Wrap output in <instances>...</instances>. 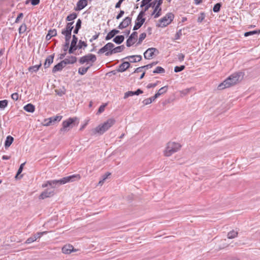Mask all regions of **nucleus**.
<instances>
[{"instance_id":"nucleus-1","label":"nucleus","mask_w":260,"mask_h":260,"mask_svg":"<svg viewBox=\"0 0 260 260\" xmlns=\"http://www.w3.org/2000/svg\"><path fill=\"white\" fill-rule=\"evenodd\" d=\"M243 77V74L242 72L235 73L231 75L222 83L220 84L218 86V89L219 90H222L224 88L230 87L241 81Z\"/></svg>"},{"instance_id":"nucleus-2","label":"nucleus","mask_w":260,"mask_h":260,"mask_svg":"<svg viewBox=\"0 0 260 260\" xmlns=\"http://www.w3.org/2000/svg\"><path fill=\"white\" fill-rule=\"evenodd\" d=\"M79 180L80 179V176L79 175H73L67 177H63L59 180H50L48 181V183L49 186H51L52 187L54 188L56 186H58L61 184H64L66 183L72 182L74 180Z\"/></svg>"},{"instance_id":"nucleus-3","label":"nucleus","mask_w":260,"mask_h":260,"mask_svg":"<svg viewBox=\"0 0 260 260\" xmlns=\"http://www.w3.org/2000/svg\"><path fill=\"white\" fill-rule=\"evenodd\" d=\"M115 120L114 118L108 119L104 123L99 125L94 129V133H98L100 135L103 134L108 131L115 123Z\"/></svg>"},{"instance_id":"nucleus-4","label":"nucleus","mask_w":260,"mask_h":260,"mask_svg":"<svg viewBox=\"0 0 260 260\" xmlns=\"http://www.w3.org/2000/svg\"><path fill=\"white\" fill-rule=\"evenodd\" d=\"M181 147V145L178 143L169 142L168 143L164 151V155L166 156H170L172 154L179 151Z\"/></svg>"},{"instance_id":"nucleus-5","label":"nucleus","mask_w":260,"mask_h":260,"mask_svg":"<svg viewBox=\"0 0 260 260\" xmlns=\"http://www.w3.org/2000/svg\"><path fill=\"white\" fill-rule=\"evenodd\" d=\"M174 18V15L172 13H167L164 17L159 20L158 27H166L171 23Z\"/></svg>"},{"instance_id":"nucleus-6","label":"nucleus","mask_w":260,"mask_h":260,"mask_svg":"<svg viewBox=\"0 0 260 260\" xmlns=\"http://www.w3.org/2000/svg\"><path fill=\"white\" fill-rule=\"evenodd\" d=\"M78 120L76 117L69 118L67 120L62 122V127L60 129V131L67 132L75 125V122Z\"/></svg>"},{"instance_id":"nucleus-7","label":"nucleus","mask_w":260,"mask_h":260,"mask_svg":"<svg viewBox=\"0 0 260 260\" xmlns=\"http://www.w3.org/2000/svg\"><path fill=\"white\" fill-rule=\"evenodd\" d=\"M96 60V57L94 54H88L85 56L81 57L79 59V62L81 64H83L84 63H88L91 62V64L90 67L92 66V63L94 62Z\"/></svg>"},{"instance_id":"nucleus-8","label":"nucleus","mask_w":260,"mask_h":260,"mask_svg":"<svg viewBox=\"0 0 260 260\" xmlns=\"http://www.w3.org/2000/svg\"><path fill=\"white\" fill-rule=\"evenodd\" d=\"M113 47H114V45L112 43H108L98 51V53L103 54L105 53L106 56H110L112 54H109L108 53L111 52Z\"/></svg>"},{"instance_id":"nucleus-9","label":"nucleus","mask_w":260,"mask_h":260,"mask_svg":"<svg viewBox=\"0 0 260 260\" xmlns=\"http://www.w3.org/2000/svg\"><path fill=\"white\" fill-rule=\"evenodd\" d=\"M159 51L155 48H149L144 53V58L146 59H150L154 55L158 54Z\"/></svg>"},{"instance_id":"nucleus-10","label":"nucleus","mask_w":260,"mask_h":260,"mask_svg":"<svg viewBox=\"0 0 260 260\" xmlns=\"http://www.w3.org/2000/svg\"><path fill=\"white\" fill-rule=\"evenodd\" d=\"M156 4L155 5V6L153 7V8H154V10L152 14V15H154V17L155 18H157L161 15V9L160 7V6L162 4V0H156Z\"/></svg>"},{"instance_id":"nucleus-11","label":"nucleus","mask_w":260,"mask_h":260,"mask_svg":"<svg viewBox=\"0 0 260 260\" xmlns=\"http://www.w3.org/2000/svg\"><path fill=\"white\" fill-rule=\"evenodd\" d=\"M74 22H68L66 28L62 30L61 34L65 37H71V32L74 28L73 24Z\"/></svg>"},{"instance_id":"nucleus-12","label":"nucleus","mask_w":260,"mask_h":260,"mask_svg":"<svg viewBox=\"0 0 260 260\" xmlns=\"http://www.w3.org/2000/svg\"><path fill=\"white\" fill-rule=\"evenodd\" d=\"M132 22V17H125L123 20L119 24L118 28L120 29H123L128 26Z\"/></svg>"},{"instance_id":"nucleus-13","label":"nucleus","mask_w":260,"mask_h":260,"mask_svg":"<svg viewBox=\"0 0 260 260\" xmlns=\"http://www.w3.org/2000/svg\"><path fill=\"white\" fill-rule=\"evenodd\" d=\"M138 33L136 31L133 32L131 36L129 37L126 41V46L127 47H131L135 42V40L137 38Z\"/></svg>"},{"instance_id":"nucleus-14","label":"nucleus","mask_w":260,"mask_h":260,"mask_svg":"<svg viewBox=\"0 0 260 260\" xmlns=\"http://www.w3.org/2000/svg\"><path fill=\"white\" fill-rule=\"evenodd\" d=\"M73 246L70 244L66 245L62 248V251L64 254H70L73 251H76Z\"/></svg>"},{"instance_id":"nucleus-15","label":"nucleus","mask_w":260,"mask_h":260,"mask_svg":"<svg viewBox=\"0 0 260 260\" xmlns=\"http://www.w3.org/2000/svg\"><path fill=\"white\" fill-rule=\"evenodd\" d=\"M130 67V64L128 61L123 62L122 63L120 64L118 69H117V71L118 72H123L126 71Z\"/></svg>"},{"instance_id":"nucleus-16","label":"nucleus","mask_w":260,"mask_h":260,"mask_svg":"<svg viewBox=\"0 0 260 260\" xmlns=\"http://www.w3.org/2000/svg\"><path fill=\"white\" fill-rule=\"evenodd\" d=\"M87 5L86 0H79L77 3V7L75 9L76 11H80L84 9Z\"/></svg>"},{"instance_id":"nucleus-17","label":"nucleus","mask_w":260,"mask_h":260,"mask_svg":"<svg viewBox=\"0 0 260 260\" xmlns=\"http://www.w3.org/2000/svg\"><path fill=\"white\" fill-rule=\"evenodd\" d=\"M143 92V91L140 89H138L136 91H129L124 93V99H126L129 96H133L134 95H139L140 94L142 93Z\"/></svg>"},{"instance_id":"nucleus-18","label":"nucleus","mask_w":260,"mask_h":260,"mask_svg":"<svg viewBox=\"0 0 260 260\" xmlns=\"http://www.w3.org/2000/svg\"><path fill=\"white\" fill-rule=\"evenodd\" d=\"M62 61L66 66L68 64H73L77 61V57L75 56H71L68 58H65Z\"/></svg>"},{"instance_id":"nucleus-19","label":"nucleus","mask_w":260,"mask_h":260,"mask_svg":"<svg viewBox=\"0 0 260 260\" xmlns=\"http://www.w3.org/2000/svg\"><path fill=\"white\" fill-rule=\"evenodd\" d=\"M124 59H128L131 62H136L137 61H140L142 59V56L138 55H132L127 56Z\"/></svg>"},{"instance_id":"nucleus-20","label":"nucleus","mask_w":260,"mask_h":260,"mask_svg":"<svg viewBox=\"0 0 260 260\" xmlns=\"http://www.w3.org/2000/svg\"><path fill=\"white\" fill-rule=\"evenodd\" d=\"M54 194L53 191H48L46 190L43 191L39 196L40 199H44L46 198L50 197L52 196Z\"/></svg>"},{"instance_id":"nucleus-21","label":"nucleus","mask_w":260,"mask_h":260,"mask_svg":"<svg viewBox=\"0 0 260 260\" xmlns=\"http://www.w3.org/2000/svg\"><path fill=\"white\" fill-rule=\"evenodd\" d=\"M65 66H66V65L64 64L63 61L62 60L53 67V68L52 69V72L55 73L57 71H60L62 70V69Z\"/></svg>"},{"instance_id":"nucleus-22","label":"nucleus","mask_w":260,"mask_h":260,"mask_svg":"<svg viewBox=\"0 0 260 260\" xmlns=\"http://www.w3.org/2000/svg\"><path fill=\"white\" fill-rule=\"evenodd\" d=\"M145 21V19H138V18L136 19V22H135V25H134L133 27V29L134 30H136L140 28L142 25L143 24Z\"/></svg>"},{"instance_id":"nucleus-23","label":"nucleus","mask_w":260,"mask_h":260,"mask_svg":"<svg viewBox=\"0 0 260 260\" xmlns=\"http://www.w3.org/2000/svg\"><path fill=\"white\" fill-rule=\"evenodd\" d=\"M53 58L54 55H49L46 58L45 62L44 64V67L45 68H48L50 66V65L53 62Z\"/></svg>"},{"instance_id":"nucleus-24","label":"nucleus","mask_w":260,"mask_h":260,"mask_svg":"<svg viewBox=\"0 0 260 260\" xmlns=\"http://www.w3.org/2000/svg\"><path fill=\"white\" fill-rule=\"evenodd\" d=\"M124 49V45L119 46L116 47L115 48L113 47L112 50L108 53L109 54H115L117 53H119V52H122Z\"/></svg>"},{"instance_id":"nucleus-25","label":"nucleus","mask_w":260,"mask_h":260,"mask_svg":"<svg viewBox=\"0 0 260 260\" xmlns=\"http://www.w3.org/2000/svg\"><path fill=\"white\" fill-rule=\"evenodd\" d=\"M23 109L26 112L33 113L35 111V107L31 104H28L24 106Z\"/></svg>"},{"instance_id":"nucleus-26","label":"nucleus","mask_w":260,"mask_h":260,"mask_svg":"<svg viewBox=\"0 0 260 260\" xmlns=\"http://www.w3.org/2000/svg\"><path fill=\"white\" fill-rule=\"evenodd\" d=\"M14 141V138L11 136H8L6 138V140L5 142V148H8V147H9L10 146V145L12 144V143H13Z\"/></svg>"},{"instance_id":"nucleus-27","label":"nucleus","mask_w":260,"mask_h":260,"mask_svg":"<svg viewBox=\"0 0 260 260\" xmlns=\"http://www.w3.org/2000/svg\"><path fill=\"white\" fill-rule=\"evenodd\" d=\"M57 35V31L55 29L49 30L48 34L46 37L47 40H50L52 37L55 36Z\"/></svg>"},{"instance_id":"nucleus-28","label":"nucleus","mask_w":260,"mask_h":260,"mask_svg":"<svg viewBox=\"0 0 260 260\" xmlns=\"http://www.w3.org/2000/svg\"><path fill=\"white\" fill-rule=\"evenodd\" d=\"M124 37L123 36H117L114 38L113 41L117 44H120L124 41Z\"/></svg>"},{"instance_id":"nucleus-29","label":"nucleus","mask_w":260,"mask_h":260,"mask_svg":"<svg viewBox=\"0 0 260 260\" xmlns=\"http://www.w3.org/2000/svg\"><path fill=\"white\" fill-rule=\"evenodd\" d=\"M167 90H168V86H164V87L160 88L158 90L157 92L155 94L157 95V96L158 97H159L160 95L165 93L167 91Z\"/></svg>"},{"instance_id":"nucleus-30","label":"nucleus","mask_w":260,"mask_h":260,"mask_svg":"<svg viewBox=\"0 0 260 260\" xmlns=\"http://www.w3.org/2000/svg\"><path fill=\"white\" fill-rule=\"evenodd\" d=\"M42 66V64L40 62L39 63V64H38V65H35V66H31V67H30L29 68H28V71L30 72H37L39 68H40V67Z\"/></svg>"},{"instance_id":"nucleus-31","label":"nucleus","mask_w":260,"mask_h":260,"mask_svg":"<svg viewBox=\"0 0 260 260\" xmlns=\"http://www.w3.org/2000/svg\"><path fill=\"white\" fill-rule=\"evenodd\" d=\"M71 38V37H65L66 43L63 46V48L64 51H67L69 48L70 40Z\"/></svg>"},{"instance_id":"nucleus-32","label":"nucleus","mask_w":260,"mask_h":260,"mask_svg":"<svg viewBox=\"0 0 260 260\" xmlns=\"http://www.w3.org/2000/svg\"><path fill=\"white\" fill-rule=\"evenodd\" d=\"M90 66H88L86 68L81 67L79 68L78 69V73L81 75H84L89 69Z\"/></svg>"},{"instance_id":"nucleus-33","label":"nucleus","mask_w":260,"mask_h":260,"mask_svg":"<svg viewBox=\"0 0 260 260\" xmlns=\"http://www.w3.org/2000/svg\"><path fill=\"white\" fill-rule=\"evenodd\" d=\"M77 14L75 13H73L69 15L67 17L66 20L68 21H71L72 20L75 19L77 18Z\"/></svg>"},{"instance_id":"nucleus-34","label":"nucleus","mask_w":260,"mask_h":260,"mask_svg":"<svg viewBox=\"0 0 260 260\" xmlns=\"http://www.w3.org/2000/svg\"><path fill=\"white\" fill-rule=\"evenodd\" d=\"M238 235V232L235 231H232L228 234L229 239H233L236 237Z\"/></svg>"},{"instance_id":"nucleus-35","label":"nucleus","mask_w":260,"mask_h":260,"mask_svg":"<svg viewBox=\"0 0 260 260\" xmlns=\"http://www.w3.org/2000/svg\"><path fill=\"white\" fill-rule=\"evenodd\" d=\"M62 116L56 115L55 116H53V117H50V119L52 123H54L56 121H60L61 120V119H62Z\"/></svg>"},{"instance_id":"nucleus-36","label":"nucleus","mask_w":260,"mask_h":260,"mask_svg":"<svg viewBox=\"0 0 260 260\" xmlns=\"http://www.w3.org/2000/svg\"><path fill=\"white\" fill-rule=\"evenodd\" d=\"M165 72V69L161 67H157L155 70L153 72V73L154 74H161L164 73Z\"/></svg>"},{"instance_id":"nucleus-37","label":"nucleus","mask_w":260,"mask_h":260,"mask_svg":"<svg viewBox=\"0 0 260 260\" xmlns=\"http://www.w3.org/2000/svg\"><path fill=\"white\" fill-rule=\"evenodd\" d=\"M26 25L25 23H23L19 28V33L20 34L24 33L26 30Z\"/></svg>"},{"instance_id":"nucleus-38","label":"nucleus","mask_w":260,"mask_h":260,"mask_svg":"<svg viewBox=\"0 0 260 260\" xmlns=\"http://www.w3.org/2000/svg\"><path fill=\"white\" fill-rule=\"evenodd\" d=\"M146 37V34L145 32L142 33L139 37L138 42H137V45H140L142 43V42L145 39Z\"/></svg>"},{"instance_id":"nucleus-39","label":"nucleus","mask_w":260,"mask_h":260,"mask_svg":"<svg viewBox=\"0 0 260 260\" xmlns=\"http://www.w3.org/2000/svg\"><path fill=\"white\" fill-rule=\"evenodd\" d=\"M156 4V1L154 0L151 3H149L145 7V11H147L150 7H154Z\"/></svg>"},{"instance_id":"nucleus-40","label":"nucleus","mask_w":260,"mask_h":260,"mask_svg":"<svg viewBox=\"0 0 260 260\" xmlns=\"http://www.w3.org/2000/svg\"><path fill=\"white\" fill-rule=\"evenodd\" d=\"M47 233V232H39L33 235L32 236L34 237H35V239H36V241L39 239L44 234H45Z\"/></svg>"},{"instance_id":"nucleus-41","label":"nucleus","mask_w":260,"mask_h":260,"mask_svg":"<svg viewBox=\"0 0 260 260\" xmlns=\"http://www.w3.org/2000/svg\"><path fill=\"white\" fill-rule=\"evenodd\" d=\"M259 32H260V31H259V30H258V31H257V30H253V31H250L246 32L244 34V36H245V37H248V36H250V35H252L259 34Z\"/></svg>"},{"instance_id":"nucleus-42","label":"nucleus","mask_w":260,"mask_h":260,"mask_svg":"<svg viewBox=\"0 0 260 260\" xmlns=\"http://www.w3.org/2000/svg\"><path fill=\"white\" fill-rule=\"evenodd\" d=\"M185 69V66L182 65L179 67L176 66L174 68V72L176 73L180 72Z\"/></svg>"},{"instance_id":"nucleus-43","label":"nucleus","mask_w":260,"mask_h":260,"mask_svg":"<svg viewBox=\"0 0 260 260\" xmlns=\"http://www.w3.org/2000/svg\"><path fill=\"white\" fill-rule=\"evenodd\" d=\"M147 11H145V8H144V10L141 11L139 14H138L137 18H138V19H145L143 18L144 16L145 15V12Z\"/></svg>"},{"instance_id":"nucleus-44","label":"nucleus","mask_w":260,"mask_h":260,"mask_svg":"<svg viewBox=\"0 0 260 260\" xmlns=\"http://www.w3.org/2000/svg\"><path fill=\"white\" fill-rule=\"evenodd\" d=\"M221 4L220 3H217L216 4L213 9V11L214 12H218L219 11L220 7H221Z\"/></svg>"},{"instance_id":"nucleus-45","label":"nucleus","mask_w":260,"mask_h":260,"mask_svg":"<svg viewBox=\"0 0 260 260\" xmlns=\"http://www.w3.org/2000/svg\"><path fill=\"white\" fill-rule=\"evenodd\" d=\"M87 46L86 42L80 40L78 43V49H81L83 47L84 48L86 47Z\"/></svg>"},{"instance_id":"nucleus-46","label":"nucleus","mask_w":260,"mask_h":260,"mask_svg":"<svg viewBox=\"0 0 260 260\" xmlns=\"http://www.w3.org/2000/svg\"><path fill=\"white\" fill-rule=\"evenodd\" d=\"M8 105V101L6 100L0 101V108H5Z\"/></svg>"},{"instance_id":"nucleus-47","label":"nucleus","mask_w":260,"mask_h":260,"mask_svg":"<svg viewBox=\"0 0 260 260\" xmlns=\"http://www.w3.org/2000/svg\"><path fill=\"white\" fill-rule=\"evenodd\" d=\"M112 32V30H111L107 34V35L105 37V40L106 41L110 40L115 36L114 34Z\"/></svg>"},{"instance_id":"nucleus-48","label":"nucleus","mask_w":260,"mask_h":260,"mask_svg":"<svg viewBox=\"0 0 260 260\" xmlns=\"http://www.w3.org/2000/svg\"><path fill=\"white\" fill-rule=\"evenodd\" d=\"M205 15L204 13H201L198 18V22H201L205 19Z\"/></svg>"},{"instance_id":"nucleus-49","label":"nucleus","mask_w":260,"mask_h":260,"mask_svg":"<svg viewBox=\"0 0 260 260\" xmlns=\"http://www.w3.org/2000/svg\"><path fill=\"white\" fill-rule=\"evenodd\" d=\"M152 0H142L141 2V4L140 7L141 8L145 7L147 5H148L150 2H151Z\"/></svg>"},{"instance_id":"nucleus-50","label":"nucleus","mask_w":260,"mask_h":260,"mask_svg":"<svg viewBox=\"0 0 260 260\" xmlns=\"http://www.w3.org/2000/svg\"><path fill=\"white\" fill-rule=\"evenodd\" d=\"M24 165H25V162L21 164V165L20 166L19 168L17 171V173L15 176V178H17V176L22 172Z\"/></svg>"},{"instance_id":"nucleus-51","label":"nucleus","mask_w":260,"mask_h":260,"mask_svg":"<svg viewBox=\"0 0 260 260\" xmlns=\"http://www.w3.org/2000/svg\"><path fill=\"white\" fill-rule=\"evenodd\" d=\"M157 63V62H153L151 63L144 66L143 67H144V69H148L149 68H151L153 66L156 65Z\"/></svg>"},{"instance_id":"nucleus-52","label":"nucleus","mask_w":260,"mask_h":260,"mask_svg":"<svg viewBox=\"0 0 260 260\" xmlns=\"http://www.w3.org/2000/svg\"><path fill=\"white\" fill-rule=\"evenodd\" d=\"M35 237H34L33 236L28 238L25 241V243L26 244H30L32 243L33 242L36 241V239H35Z\"/></svg>"},{"instance_id":"nucleus-53","label":"nucleus","mask_w":260,"mask_h":260,"mask_svg":"<svg viewBox=\"0 0 260 260\" xmlns=\"http://www.w3.org/2000/svg\"><path fill=\"white\" fill-rule=\"evenodd\" d=\"M77 42H78V38L75 35H74L73 36V39H72V41L71 42V44H72V46H73L74 45H76Z\"/></svg>"},{"instance_id":"nucleus-54","label":"nucleus","mask_w":260,"mask_h":260,"mask_svg":"<svg viewBox=\"0 0 260 260\" xmlns=\"http://www.w3.org/2000/svg\"><path fill=\"white\" fill-rule=\"evenodd\" d=\"M106 105H107V104L101 105L99 108V110L98 111V114H100V113H102L103 112H104Z\"/></svg>"},{"instance_id":"nucleus-55","label":"nucleus","mask_w":260,"mask_h":260,"mask_svg":"<svg viewBox=\"0 0 260 260\" xmlns=\"http://www.w3.org/2000/svg\"><path fill=\"white\" fill-rule=\"evenodd\" d=\"M44 122H45L44 125L45 126H49V125H50L51 124H52L53 123L52 122V121L50 120V118H48V119H46L44 120Z\"/></svg>"},{"instance_id":"nucleus-56","label":"nucleus","mask_w":260,"mask_h":260,"mask_svg":"<svg viewBox=\"0 0 260 260\" xmlns=\"http://www.w3.org/2000/svg\"><path fill=\"white\" fill-rule=\"evenodd\" d=\"M144 105H147L151 103V101L149 98L146 99L142 101Z\"/></svg>"},{"instance_id":"nucleus-57","label":"nucleus","mask_w":260,"mask_h":260,"mask_svg":"<svg viewBox=\"0 0 260 260\" xmlns=\"http://www.w3.org/2000/svg\"><path fill=\"white\" fill-rule=\"evenodd\" d=\"M11 98L13 100L17 101L19 98V95L17 92H15L11 95Z\"/></svg>"},{"instance_id":"nucleus-58","label":"nucleus","mask_w":260,"mask_h":260,"mask_svg":"<svg viewBox=\"0 0 260 260\" xmlns=\"http://www.w3.org/2000/svg\"><path fill=\"white\" fill-rule=\"evenodd\" d=\"M23 17V14L22 13H20L18 14V15L17 16L16 20H15V23H18L19 22V20L20 19H21L22 17Z\"/></svg>"},{"instance_id":"nucleus-59","label":"nucleus","mask_w":260,"mask_h":260,"mask_svg":"<svg viewBox=\"0 0 260 260\" xmlns=\"http://www.w3.org/2000/svg\"><path fill=\"white\" fill-rule=\"evenodd\" d=\"M81 23H82L81 20L80 19H79L76 22L75 27L80 29V28L81 27Z\"/></svg>"},{"instance_id":"nucleus-60","label":"nucleus","mask_w":260,"mask_h":260,"mask_svg":"<svg viewBox=\"0 0 260 260\" xmlns=\"http://www.w3.org/2000/svg\"><path fill=\"white\" fill-rule=\"evenodd\" d=\"M158 83V81H157L156 83H154L148 84L147 86V87L148 88H153L157 85Z\"/></svg>"},{"instance_id":"nucleus-61","label":"nucleus","mask_w":260,"mask_h":260,"mask_svg":"<svg viewBox=\"0 0 260 260\" xmlns=\"http://www.w3.org/2000/svg\"><path fill=\"white\" fill-rule=\"evenodd\" d=\"M184 55L182 53H179L178 55V58L180 61H182L184 59Z\"/></svg>"},{"instance_id":"nucleus-62","label":"nucleus","mask_w":260,"mask_h":260,"mask_svg":"<svg viewBox=\"0 0 260 260\" xmlns=\"http://www.w3.org/2000/svg\"><path fill=\"white\" fill-rule=\"evenodd\" d=\"M124 14V11L120 10L119 14L116 16V19H120L121 17H122V16Z\"/></svg>"},{"instance_id":"nucleus-63","label":"nucleus","mask_w":260,"mask_h":260,"mask_svg":"<svg viewBox=\"0 0 260 260\" xmlns=\"http://www.w3.org/2000/svg\"><path fill=\"white\" fill-rule=\"evenodd\" d=\"M190 90H191V88H187V89H185L182 90L181 91V93L182 94H183L184 95H186L189 92Z\"/></svg>"},{"instance_id":"nucleus-64","label":"nucleus","mask_w":260,"mask_h":260,"mask_svg":"<svg viewBox=\"0 0 260 260\" xmlns=\"http://www.w3.org/2000/svg\"><path fill=\"white\" fill-rule=\"evenodd\" d=\"M124 0H119L115 5L116 8H119L120 7L121 3L124 1Z\"/></svg>"}]
</instances>
